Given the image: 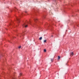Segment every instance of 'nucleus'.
Masks as SVG:
<instances>
[{"mask_svg":"<svg viewBox=\"0 0 79 79\" xmlns=\"http://www.w3.org/2000/svg\"><path fill=\"white\" fill-rule=\"evenodd\" d=\"M73 55H74V53H73V52H71L70 53V56H73Z\"/></svg>","mask_w":79,"mask_h":79,"instance_id":"nucleus-1","label":"nucleus"},{"mask_svg":"<svg viewBox=\"0 0 79 79\" xmlns=\"http://www.w3.org/2000/svg\"><path fill=\"white\" fill-rule=\"evenodd\" d=\"M23 26V27H27V25H24V24Z\"/></svg>","mask_w":79,"mask_h":79,"instance_id":"nucleus-2","label":"nucleus"},{"mask_svg":"<svg viewBox=\"0 0 79 79\" xmlns=\"http://www.w3.org/2000/svg\"><path fill=\"white\" fill-rule=\"evenodd\" d=\"M39 40H42V37H40V38H39Z\"/></svg>","mask_w":79,"mask_h":79,"instance_id":"nucleus-3","label":"nucleus"},{"mask_svg":"<svg viewBox=\"0 0 79 79\" xmlns=\"http://www.w3.org/2000/svg\"><path fill=\"white\" fill-rule=\"evenodd\" d=\"M60 56H58V60H60Z\"/></svg>","mask_w":79,"mask_h":79,"instance_id":"nucleus-4","label":"nucleus"},{"mask_svg":"<svg viewBox=\"0 0 79 79\" xmlns=\"http://www.w3.org/2000/svg\"><path fill=\"white\" fill-rule=\"evenodd\" d=\"M16 19L17 20V21H19V19L18 18H16Z\"/></svg>","mask_w":79,"mask_h":79,"instance_id":"nucleus-5","label":"nucleus"},{"mask_svg":"<svg viewBox=\"0 0 79 79\" xmlns=\"http://www.w3.org/2000/svg\"><path fill=\"white\" fill-rule=\"evenodd\" d=\"M47 42V40H44V43H45V42Z\"/></svg>","mask_w":79,"mask_h":79,"instance_id":"nucleus-6","label":"nucleus"},{"mask_svg":"<svg viewBox=\"0 0 79 79\" xmlns=\"http://www.w3.org/2000/svg\"><path fill=\"white\" fill-rule=\"evenodd\" d=\"M46 51H47L46 50V49H44V52H46Z\"/></svg>","mask_w":79,"mask_h":79,"instance_id":"nucleus-7","label":"nucleus"},{"mask_svg":"<svg viewBox=\"0 0 79 79\" xmlns=\"http://www.w3.org/2000/svg\"><path fill=\"white\" fill-rule=\"evenodd\" d=\"M35 21H36V20H37V19H34Z\"/></svg>","mask_w":79,"mask_h":79,"instance_id":"nucleus-8","label":"nucleus"},{"mask_svg":"<svg viewBox=\"0 0 79 79\" xmlns=\"http://www.w3.org/2000/svg\"><path fill=\"white\" fill-rule=\"evenodd\" d=\"M21 46H19V48H21Z\"/></svg>","mask_w":79,"mask_h":79,"instance_id":"nucleus-9","label":"nucleus"},{"mask_svg":"<svg viewBox=\"0 0 79 79\" xmlns=\"http://www.w3.org/2000/svg\"><path fill=\"white\" fill-rule=\"evenodd\" d=\"M22 73H20V76H22Z\"/></svg>","mask_w":79,"mask_h":79,"instance_id":"nucleus-10","label":"nucleus"},{"mask_svg":"<svg viewBox=\"0 0 79 79\" xmlns=\"http://www.w3.org/2000/svg\"><path fill=\"white\" fill-rule=\"evenodd\" d=\"M24 33H22L21 35H24Z\"/></svg>","mask_w":79,"mask_h":79,"instance_id":"nucleus-11","label":"nucleus"},{"mask_svg":"<svg viewBox=\"0 0 79 79\" xmlns=\"http://www.w3.org/2000/svg\"><path fill=\"white\" fill-rule=\"evenodd\" d=\"M53 59H51V61H52H52H53Z\"/></svg>","mask_w":79,"mask_h":79,"instance_id":"nucleus-12","label":"nucleus"},{"mask_svg":"<svg viewBox=\"0 0 79 79\" xmlns=\"http://www.w3.org/2000/svg\"><path fill=\"white\" fill-rule=\"evenodd\" d=\"M12 79H15V78H12Z\"/></svg>","mask_w":79,"mask_h":79,"instance_id":"nucleus-13","label":"nucleus"}]
</instances>
